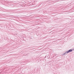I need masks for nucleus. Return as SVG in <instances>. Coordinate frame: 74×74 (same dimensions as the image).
I'll list each match as a JSON object with an SVG mask.
<instances>
[{
    "instance_id": "obj_1",
    "label": "nucleus",
    "mask_w": 74,
    "mask_h": 74,
    "mask_svg": "<svg viewBox=\"0 0 74 74\" xmlns=\"http://www.w3.org/2000/svg\"><path fill=\"white\" fill-rule=\"evenodd\" d=\"M72 51H73V50L72 49H70L67 51V53H70V52H72Z\"/></svg>"
},
{
    "instance_id": "obj_2",
    "label": "nucleus",
    "mask_w": 74,
    "mask_h": 74,
    "mask_svg": "<svg viewBox=\"0 0 74 74\" xmlns=\"http://www.w3.org/2000/svg\"><path fill=\"white\" fill-rule=\"evenodd\" d=\"M67 53V51H66L65 53H64L63 54L64 55H65V54H66V53Z\"/></svg>"
}]
</instances>
